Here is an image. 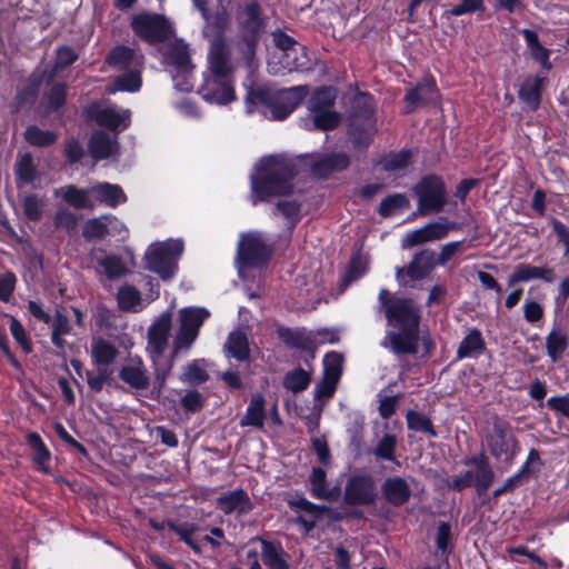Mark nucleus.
Segmentation results:
<instances>
[{"instance_id": "f257e3e1", "label": "nucleus", "mask_w": 569, "mask_h": 569, "mask_svg": "<svg viewBox=\"0 0 569 569\" xmlns=\"http://www.w3.org/2000/svg\"><path fill=\"white\" fill-rule=\"evenodd\" d=\"M209 72L199 92L202 98L217 104H227L234 100L231 74L234 70L230 48L219 33L210 40L208 54Z\"/></svg>"}, {"instance_id": "f03ea898", "label": "nucleus", "mask_w": 569, "mask_h": 569, "mask_svg": "<svg viewBox=\"0 0 569 569\" xmlns=\"http://www.w3.org/2000/svg\"><path fill=\"white\" fill-rule=\"evenodd\" d=\"M389 292L381 289L379 300L386 309L389 323L400 332H389L387 339L396 353H416L418 342L419 311L411 300L388 299Z\"/></svg>"}, {"instance_id": "7ed1b4c3", "label": "nucleus", "mask_w": 569, "mask_h": 569, "mask_svg": "<svg viewBox=\"0 0 569 569\" xmlns=\"http://www.w3.org/2000/svg\"><path fill=\"white\" fill-rule=\"evenodd\" d=\"M295 163L283 157H267L259 161L251 174L252 204L266 201L273 196H284L293 190Z\"/></svg>"}, {"instance_id": "20e7f679", "label": "nucleus", "mask_w": 569, "mask_h": 569, "mask_svg": "<svg viewBox=\"0 0 569 569\" xmlns=\"http://www.w3.org/2000/svg\"><path fill=\"white\" fill-rule=\"evenodd\" d=\"M308 94L307 86H296L288 89L271 91L270 89L258 88L251 90L246 99L247 111H254V107H262L263 113L267 110L273 120L286 119Z\"/></svg>"}, {"instance_id": "39448f33", "label": "nucleus", "mask_w": 569, "mask_h": 569, "mask_svg": "<svg viewBox=\"0 0 569 569\" xmlns=\"http://www.w3.org/2000/svg\"><path fill=\"white\" fill-rule=\"evenodd\" d=\"M172 328V313L167 310L162 312L148 329L147 351L152 360L156 379L160 385L164 383L173 366V351L170 357L164 352L169 347Z\"/></svg>"}, {"instance_id": "423d86ee", "label": "nucleus", "mask_w": 569, "mask_h": 569, "mask_svg": "<svg viewBox=\"0 0 569 569\" xmlns=\"http://www.w3.org/2000/svg\"><path fill=\"white\" fill-rule=\"evenodd\" d=\"M483 445L498 462L507 465L512 463L521 450L512 426L498 417L493 418L490 427L487 429Z\"/></svg>"}, {"instance_id": "0eeeda50", "label": "nucleus", "mask_w": 569, "mask_h": 569, "mask_svg": "<svg viewBox=\"0 0 569 569\" xmlns=\"http://www.w3.org/2000/svg\"><path fill=\"white\" fill-rule=\"evenodd\" d=\"M272 246L261 232L241 233L237 248V268L240 277H244L247 268L263 266L271 257Z\"/></svg>"}, {"instance_id": "6e6552de", "label": "nucleus", "mask_w": 569, "mask_h": 569, "mask_svg": "<svg viewBox=\"0 0 569 569\" xmlns=\"http://www.w3.org/2000/svg\"><path fill=\"white\" fill-rule=\"evenodd\" d=\"M182 251L183 243L179 239L154 242L146 251V268L158 273L162 280H169L177 271V261Z\"/></svg>"}, {"instance_id": "1a4fd4ad", "label": "nucleus", "mask_w": 569, "mask_h": 569, "mask_svg": "<svg viewBox=\"0 0 569 569\" xmlns=\"http://www.w3.org/2000/svg\"><path fill=\"white\" fill-rule=\"evenodd\" d=\"M210 312L202 307H186L179 311V330L173 338V356L191 348Z\"/></svg>"}, {"instance_id": "9d476101", "label": "nucleus", "mask_w": 569, "mask_h": 569, "mask_svg": "<svg viewBox=\"0 0 569 569\" xmlns=\"http://www.w3.org/2000/svg\"><path fill=\"white\" fill-rule=\"evenodd\" d=\"M417 213L427 216L442 211L447 203V191L443 181L437 176L422 178L415 187Z\"/></svg>"}, {"instance_id": "9b49d317", "label": "nucleus", "mask_w": 569, "mask_h": 569, "mask_svg": "<svg viewBox=\"0 0 569 569\" xmlns=\"http://www.w3.org/2000/svg\"><path fill=\"white\" fill-rule=\"evenodd\" d=\"M132 30L150 43L163 41L170 33L168 20L156 13H140L132 18Z\"/></svg>"}, {"instance_id": "f8f14e48", "label": "nucleus", "mask_w": 569, "mask_h": 569, "mask_svg": "<svg viewBox=\"0 0 569 569\" xmlns=\"http://www.w3.org/2000/svg\"><path fill=\"white\" fill-rule=\"evenodd\" d=\"M457 228L456 222H449L441 218L439 221H432L421 228L411 230L405 234L401 241L402 249H410L427 242H433L445 239L450 230Z\"/></svg>"}, {"instance_id": "ddd939ff", "label": "nucleus", "mask_w": 569, "mask_h": 569, "mask_svg": "<svg viewBox=\"0 0 569 569\" xmlns=\"http://www.w3.org/2000/svg\"><path fill=\"white\" fill-rule=\"evenodd\" d=\"M88 118L110 130L122 131L130 124L131 112L117 106L92 103L87 109Z\"/></svg>"}, {"instance_id": "4468645a", "label": "nucleus", "mask_w": 569, "mask_h": 569, "mask_svg": "<svg viewBox=\"0 0 569 569\" xmlns=\"http://www.w3.org/2000/svg\"><path fill=\"white\" fill-rule=\"evenodd\" d=\"M238 36L261 39L266 29V21L262 17L261 7L258 2L251 1L240 7L236 14Z\"/></svg>"}, {"instance_id": "2eb2a0df", "label": "nucleus", "mask_w": 569, "mask_h": 569, "mask_svg": "<svg viewBox=\"0 0 569 569\" xmlns=\"http://www.w3.org/2000/svg\"><path fill=\"white\" fill-rule=\"evenodd\" d=\"M436 252L432 249H422L415 253L407 268H397L396 278L402 286L411 281L422 280L436 268Z\"/></svg>"}, {"instance_id": "dca6fc26", "label": "nucleus", "mask_w": 569, "mask_h": 569, "mask_svg": "<svg viewBox=\"0 0 569 569\" xmlns=\"http://www.w3.org/2000/svg\"><path fill=\"white\" fill-rule=\"evenodd\" d=\"M363 110L350 117L349 132L357 146H368L375 133L373 109L370 99L362 98Z\"/></svg>"}, {"instance_id": "f3484780", "label": "nucleus", "mask_w": 569, "mask_h": 569, "mask_svg": "<svg viewBox=\"0 0 569 569\" xmlns=\"http://www.w3.org/2000/svg\"><path fill=\"white\" fill-rule=\"evenodd\" d=\"M311 69V60L302 44L281 53L278 61L268 62V71L272 74H282L292 71H307Z\"/></svg>"}, {"instance_id": "a211bd4d", "label": "nucleus", "mask_w": 569, "mask_h": 569, "mask_svg": "<svg viewBox=\"0 0 569 569\" xmlns=\"http://www.w3.org/2000/svg\"><path fill=\"white\" fill-rule=\"evenodd\" d=\"M377 498V489L370 476H353L346 485V502L353 506L371 505Z\"/></svg>"}, {"instance_id": "6ab92c4d", "label": "nucleus", "mask_w": 569, "mask_h": 569, "mask_svg": "<svg viewBox=\"0 0 569 569\" xmlns=\"http://www.w3.org/2000/svg\"><path fill=\"white\" fill-rule=\"evenodd\" d=\"M342 356L330 351L323 358V377L316 387V397H331L336 390L342 372Z\"/></svg>"}, {"instance_id": "aec40b11", "label": "nucleus", "mask_w": 569, "mask_h": 569, "mask_svg": "<svg viewBox=\"0 0 569 569\" xmlns=\"http://www.w3.org/2000/svg\"><path fill=\"white\" fill-rule=\"evenodd\" d=\"M119 378L137 390L147 389L150 385L148 370L140 358H130L120 369Z\"/></svg>"}, {"instance_id": "412c9836", "label": "nucleus", "mask_w": 569, "mask_h": 569, "mask_svg": "<svg viewBox=\"0 0 569 569\" xmlns=\"http://www.w3.org/2000/svg\"><path fill=\"white\" fill-rule=\"evenodd\" d=\"M381 491L383 498L393 507L403 506L411 497L409 482L399 476L387 478L381 486Z\"/></svg>"}, {"instance_id": "4be33fe9", "label": "nucleus", "mask_w": 569, "mask_h": 569, "mask_svg": "<svg viewBox=\"0 0 569 569\" xmlns=\"http://www.w3.org/2000/svg\"><path fill=\"white\" fill-rule=\"evenodd\" d=\"M217 508L224 515H246L252 509L249 496L242 489H236L221 495L217 499Z\"/></svg>"}, {"instance_id": "5701e85b", "label": "nucleus", "mask_w": 569, "mask_h": 569, "mask_svg": "<svg viewBox=\"0 0 569 569\" xmlns=\"http://www.w3.org/2000/svg\"><path fill=\"white\" fill-rule=\"evenodd\" d=\"M535 279H541L551 283L556 279V273L553 269L548 267H536L528 263H520L508 277V286L512 287L518 282H527Z\"/></svg>"}, {"instance_id": "b1692460", "label": "nucleus", "mask_w": 569, "mask_h": 569, "mask_svg": "<svg viewBox=\"0 0 569 569\" xmlns=\"http://www.w3.org/2000/svg\"><path fill=\"white\" fill-rule=\"evenodd\" d=\"M438 99V89L435 81L426 80L419 83L416 88L410 89L405 97L408 103V112L416 108L432 103Z\"/></svg>"}, {"instance_id": "393cba45", "label": "nucleus", "mask_w": 569, "mask_h": 569, "mask_svg": "<svg viewBox=\"0 0 569 569\" xmlns=\"http://www.w3.org/2000/svg\"><path fill=\"white\" fill-rule=\"evenodd\" d=\"M91 193L93 201H96V207L100 203H104L108 207L116 208L118 204L127 201V196L122 188L109 182H100L91 186Z\"/></svg>"}, {"instance_id": "a878e982", "label": "nucleus", "mask_w": 569, "mask_h": 569, "mask_svg": "<svg viewBox=\"0 0 569 569\" xmlns=\"http://www.w3.org/2000/svg\"><path fill=\"white\" fill-rule=\"evenodd\" d=\"M54 193L57 197H61L66 202L77 209L96 208V201H93L91 187L87 189H80L70 184L57 189Z\"/></svg>"}, {"instance_id": "bb28decb", "label": "nucleus", "mask_w": 569, "mask_h": 569, "mask_svg": "<svg viewBox=\"0 0 569 569\" xmlns=\"http://www.w3.org/2000/svg\"><path fill=\"white\" fill-rule=\"evenodd\" d=\"M261 560L267 569H289V555L280 543L261 540Z\"/></svg>"}, {"instance_id": "cd10ccee", "label": "nucleus", "mask_w": 569, "mask_h": 569, "mask_svg": "<svg viewBox=\"0 0 569 569\" xmlns=\"http://www.w3.org/2000/svg\"><path fill=\"white\" fill-rule=\"evenodd\" d=\"M108 62L110 66L119 70H129L142 67L143 57L140 52L131 48L119 46L109 53Z\"/></svg>"}, {"instance_id": "c85d7f7f", "label": "nucleus", "mask_w": 569, "mask_h": 569, "mask_svg": "<svg viewBox=\"0 0 569 569\" xmlns=\"http://www.w3.org/2000/svg\"><path fill=\"white\" fill-rule=\"evenodd\" d=\"M349 166V158L345 152L325 156L311 166V173L319 178H326L331 172L341 171Z\"/></svg>"}, {"instance_id": "c756f323", "label": "nucleus", "mask_w": 569, "mask_h": 569, "mask_svg": "<svg viewBox=\"0 0 569 569\" xmlns=\"http://www.w3.org/2000/svg\"><path fill=\"white\" fill-rule=\"evenodd\" d=\"M522 34L527 48L530 51L531 58L540 64V67L547 71L551 70L552 63L550 61L551 50L543 47L538 38V34L529 29H523L520 31Z\"/></svg>"}, {"instance_id": "7c9ffc66", "label": "nucleus", "mask_w": 569, "mask_h": 569, "mask_svg": "<svg viewBox=\"0 0 569 569\" xmlns=\"http://www.w3.org/2000/svg\"><path fill=\"white\" fill-rule=\"evenodd\" d=\"M279 338L281 341L290 347L305 351H313L312 348V336L311 331H308L305 328L298 329H289V328H280L278 330Z\"/></svg>"}, {"instance_id": "2f4dec72", "label": "nucleus", "mask_w": 569, "mask_h": 569, "mask_svg": "<svg viewBox=\"0 0 569 569\" xmlns=\"http://www.w3.org/2000/svg\"><path fill=\"white\" fill-rule=\"evenodd\" d=\"M164 63L168 71L169 69L191 66L188 44L182 40H176L170 43L164 52Z\"/></svg>"}, {"instance_id": "473e14b6", "label": "nucleus", "mask_w": 569, "mask_h": 569, "mask_svg": "<svg viewBox=\"0 0 569 569\" xmlns=\"http://www.w3.org/2000/svg\"><path fill=\"white\" fill-rule=\"evenodd\" d=\"M466 465H473L476 467V475H473V485L477 491L482 495L487 492L493 481V471L489 466L486 458L476 456L466 461Z\"/></svg>"}, {"instance_id": "72a5a7b5", "label": "nucleus", "mask_w": 569, "mask_h": 569, "mask_svg": "<svg viewBox=\"0 0 569 569\" xmlns=\"http://www.w3.org/2000/svg\"><path fill=\"white\" fill-rule=\"evenodd\" d=\"M117 151V141L103 131H96L89 142V152L96 160L112 157Z\"/></svg>"}, {"instance_id": "f704fd0d", "label": "nucleus", "mask_w": 569, "mask_h": 569, "mask_svg": "<svg viewBox=\"0 0 569 569\" xmlns=\"http://www.w3.org/2000/svg\"><path fill=\"white\" fill-rule=\"evenodd\" d=\"M264 397L261 393H256L251 397L249 406L244 416L240 420L241 427H256L262 428L264 423Z\"/></svg>"}, {"instance_id": "c9c22d12", "label": "nucleus", "mask_w": 569, "mask_h": 569, "mask_svg": "<svg viewBox=\"0 0 569 569\" xmlns=\"http://www.w3.org/2000/svg\"><path fill=\"white\" fill-rule=\"evenodd\" d=\"M486 348L485 340L478 329H472L460 342L457 350V358L478 357Z\"/></svg>"}, {"instance_id": "e433bc0d", "label": "nucleus", "mask_w": 569, "mask_h": 569, "mask_svg": "<svg viewBox=\"0 0 569 569\" xmlns=\"http://www.w3.org/2000/svg\"><path fill=\"white\" fill-rule=\"evenodd\" d=\"M118 356V349L113 343L102 338L93 339L91 342V357L98 366L111 365Z\"/></svg>"}, {"instance_id": "4c0bfd02", "label": "nucleus", "mask_w": 569, "mask_h": 569, "mask_svg": "<svg viewBox=\"0 0 569 569\" xmlns=\"http://www.w3.org/2000/svg\"><path fill=\"white\" fill-rule=\"evenodd\" d=\"M542 80L538 77H528L522 82L518 96L530 109L536 110L540 104Z\"/></svg>"}, {"instance_id": "58836bf2", "label": "nucleus", "mask_w": 569, "mask_h": 569, "mask_svg": "<svg viewBox=\"0 0 569 569\" xmlns=\"http://www.w3.org/2000/svg\"><path fill=\"white\" fill-rule=\"evenodd\" d=\"M142 67L129 69L123 74L117 77L113 84L108 89L110 93L117 91L136 92L141 88Z\"/></svg>"}, {"instance_id": "ea45409f", "label": "nucleus", "mask_w": 569, "mask_h": 569, "mask_svg": "<svg viewBox=\"0 0 569 569\" xmlns=\"http://www.w3.org/2000/svg\"><path fill=\"white\" fill-rule=\"evenodd\" d=\"M228 357L238 361H246L249 358V343L246 333L233 331L229 335L224 345Z\"/></svg>"}, {"instance_id": "a19ab883", "label": "nucleus", "mask_w": 569, "mask_h": 569, "mask_svg": "<svg viewBox=\"0 0 569 569\" xmlns=\"http://www.w3.org/2000/svg\"><path fill=\"white\" fill-rule=\"evenodd\" d=\"M568 347V337L560 328H553L546 337L547 355L557 362L565 353Z\"/></svg>"}, {"instance_id": "79ce46f5", "label": "nucleus", "mask_w": 569, "mask_h": 569, "mask_svg": "<svg viewBox=\"0 0 569 569\" xmlns=\"http://www.w3.org/2000/svg\"><path fill=\"white\" fill-rule=\"evenodd\" d=\"M259 41L260 39L238 36L236 44L237 52L240 60L246 64L249 71H252L257 67L256 54Z\"/></svg>"}, {"instance_id": "37998d69", "label": "nucleus", "mask_w": 569, "mask_h": 569, "mask_svg": "<svg viewBox=\"0 0 569 569\" xmlns=\"http://www.w3.org/2000/svg\"><path fill=\"white\" fill-rule=\"evenodd\" d=\"M118 305L124 311H139L142 309V299L140 292L132 286H123L119 289Z\"/></svg>"}, {"instance_id": "c03bdc74", "label": "nucleus", "mask_w": 569, "mask_h": 569, "mask_svg": "<svg viewBox=\"0 0 569 569\" xmlns=\"http://www.w3.org/2000/svg\"><path fill=\"white\" fill-rule=\"evenodd\" d=\"M411 163V151L400 150L399 152H392L382 158L380 164L385 171L388 172H401Z\"/></svg>"}, {"instance_id": "a18cd8bd", "label": "nucleus", "mask_w": 569, "mask_h": 569, "mask_svg": "<svg viewBox=\"0 0 569 569\" xmlns=\"http://www.w3.org/2000/svg\"><path fill=\"white\" fill-rule=\"evenodd\" d=\"M181 381L189 385H200L209 379L206 362L203 359H197L188 363L181 376Z\"/></svg>"}, {"instance_id": "49530a36", "label": "nucleus", "mask_w": 569, "mask_h": 569, "mask_svg": "<svg viewBox=\"0 0 569 569\" xmlns=\"http://www.w3.org/2000/svg\"><path fill=\"white\" fill-rule=\"evenodd\" d=\"M485 10L483 0H456V3L451 4V7L443 12L442 17L449 19L451 17H460L475 12L482 13Z\"/></svg>"}, {"instance_id": "de8ad7c7", "label": "nucleus", "mask_w": 569, "mask_h": 569, "mask_svg": "<svg viewBox=\"0 0 569 569\" xmlns=\"http://www.w3.org/2000/svg\"><path fill=\"white\" fill-rule=\"evenodd\" d=\"M336 101V91L332 88L317 90L309 100V110L312 113L331 110Z\"/></svg>"}, {"instance_id": "09e8293b", "label": "nucleus", "mask_w": 569, "mask_h": 569, "mask_svg": "<svg viewBox=\"0 0 569 569\" xmlns=\"http://www.w3.org/2000/svg\"><path fill=\"white\" fill-rule=\"evenodd\" d=\"M410 207L409 199L402 193H393L386 197L379 208L378 212L382 217H389L397 212H401Z\"/></svg>"}, {"instance_id": "8fccbe9b", "label": "nucleus", "mask_w": 569, "mask_h": 569, "mask_svg": "<svg viewBox=\"0 0 569 569\" xmlns=\"http://www.w3.org/2000/svg\"><path fill=\"white\" fill-rule=\"evenodd\" d=\"M311 493L317 499H330L332 492L327 483L326 471L320 467H315L310 475Z\"/></svg>"}, {"instance_id": "3c124183", "label": "nucleus", "mask_w": 569, "mask_h": 569, "mask_svg": "<svg viewBox=\"0 0 569 569\" xmlns=\"http://www.w3.org/2000/svg\"><path fill=\"white\" fill-rule=\"evenodd\" d=\"M27 442L33 451V461L43 469L50 460V451L37 432H29L27 435Z\"/></svg>"}, {"instance_id": "603ef678", "label": "nucleus", "mask_w": 569, "mask_h": 569, "mask_svg": "<svg viewBox=\"0 0 569 569\" xmlns=\"http://www.w3.org/2000/svg\"><path fill=\"white\" fill-rule=\"evenodd\" d=\"M108 214L90 219L83 227L82 234L87 240H100L108 236Z\"/></svg>"}, {"instance_id": "864d4df0", "label": "nucleus", "mask_w": 569, "mask_h": 569, "mask_svg": "<svg viewBox=\"0 0 569 569\" xmlns=\"http://www.w3.org/2000/svg\"><path fill=\"white\" fill-rule=\"evenodd\" d=\"M192 64L179 69H169L176 90L181 92H189L192 90Z\"/></svg>"}, {"instance_id": "5fc2aeb1", "label": "nucleus", "mask_w": 569, "mask_h": 569, "mask_svg": "<svg viewBox=\"0 0 569 569\" xmlns=\"http://www.w3.org/2000/svg\"><path fill=\"white\" fill-rule=\"evenodd\" d=\"M99 266L102 267L109 279L122 277L128 271L124 261L116 254L106 256L104 258L100 259Z\"/></svg>"}, {"instance_id": "6e6d98bb", "label": "nucleus", "mask_w": 569, "mask_h": 569, "mask_svg": "<svg viewBox=\"0 0 569 569\" xmlns=\"http://www.w3.org/2000/svg\"><path fill=\"white\" fill-rule=\"evenodd\" d=\"M397 446V438L393 435L385 433L373 449V455L382 460L399 462L396 460L395 451Z\"/></svg>"}, {"instance_id": "4d7b16f0", "label": "nucleus", "mask_w": 569, "mask_h": 569, "mask_svg": "<svg viewBox=\"0 0 569 569\" xmlns=\"http://www.w3.org/2000/svg\"><path fill=\"white\" fill-rule=\"evenodd\" d=\"M310 382V376L303 369H296L288 372L284 377L283 385L286 389L292 392H300L305 390Z\"/></svg>"}, {"instance_id": "13d9d810", "label": "nucleus", "mask_w": 569, "mask_h": 569, "mask_svg": "<svg viewBox=\"0 0 569 569\" xmlns=\"http://www.w3.org/2000/svg\"><path fill=\"white\" fill-rule=\"evenodd\" d=\"M16 174L19 182L31 183L37 177V169L30 154L22 156L16 166Z\"/></svg>"}, {"instance_id": "bf43d9fd", "label": "nucleus", "mask_w": 569, "mask_h": 569, "mask_svg": "<svg viewBox=\"0 0 569 569\" xmlns=\"http://www.w3.org/2000/svg\"><path fill=\"white\" fill-rule=\"evenodd\" d=\"M406 418L409 429L426 432L431 437L437 436L436 431L432 429L431 421L428 417L416 411H409Z\"/></svg>"}, {"instance_id": "052dcab7", "label": "nucleus", "mask_w": 569, "mask_h": 569, "mask_svg": "<svg viewBox=\"0 0 569 569\" xmlns=\"http://www.w3.org/2000/svg\"><path fill=\"white\" fill-rule=\"evenodd\" d=\"M24 137L29 143L38 147H47L56 141L54 133L41 130L38 127H29L26 130Z\"/></svg>"}, {"instance_id": "680f3d73", "label": "nucleus", "mask_w": 569, "mask_h": 569, "mask_svg": "<svg viewBox=\"0 0 569 569\" xmlns=\"http://www.w3.org/2000/svg\"><path fill=\"white\" fill-rule=\"evenodd\" d=\"M288 505L291 509L306 512L308 516H312L313 518H318L327 511L325 506L315 505L303 497L292 498L288 501Z\"/></svg>"}, {"instance_id": "e2e57ef3", "label": "nucleus", "mask_w": 569, "mask_h": 569, "mask_svg": "<svg viewBox=\"0 0 569 569\" xmlns=\"http://www.w3.org/2000/svg\"><path fill=\"white\" fill-rule=\"evenodd\" d=\"M277 211L287 219L288 230L291 231L299 221L300 203L297 201H280Z\"/></svg>"}, {"instance_id": "0e129e2a", "label": "nucleus", "mask_w": 569, "mask_h": 569, "mask_svg": "<svg viewBox=\"0 0 569 569\" xmlns=\"http://www.w3.org/2000/svg\"><path fill=\"white\" fill-rule=\"evenodd\" d=\"M167 527L177 533L181 540H183L188 546H190L194 550H199L197 543L192 539V535L197 530V526L194 523H173L171 521L167 522Z\"/></svg>"}, {"instance_id": "69168bd1", "label": "nucleus", "mask_w": 569, "mask_h": 569, "mask_svg": "<svg viewBox=\"0 0 569 569\" xmlns=\"http://www.w3.org/2000/svg\"><path fill=\"white\" fill-rule=\"evenodd\" d=\"M66 101V87L56 84L50 92L43 98V104L48 112L59 109Z\"/></svg>"}, {"instance_id": "338daca9", "label": "nucleus", "mask_w": 569, "mask_h": 569, "mask_svg": "<svg viewBox=\"0 0 569 569\" xmlns=\"http://www.w3.org/2000/svg\"><path fill=\"white\" fill-rule=\"evenodd\" d=\"M465 250V241H452L443 244L440 253L436 254L437 266H446L456 254Z\"/></svg>"}, {"instance_id": "774afa93", "label": "nucleus", "mask_w": 569, "mask_h": 569, "mask_svg": "<svg viewBox=\"0 0 569 569\" xmlns=\"http://www.w3.org/2000/svg\"><path fill=\"white\" fill-rule=\"evenodd\" d=\"M339 123V116L332 110L313 113V124L320 130L333 129Z\"/></svg>"}]
</instances>
